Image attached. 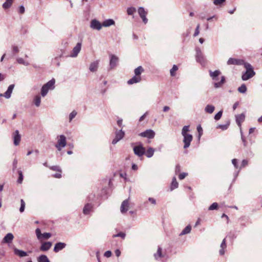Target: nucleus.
Masks as SVG:
<instances>
[{"label":"nucleus","mask_w":262,"mask_h":262,"mask_svg":"<svg viewBox=\"0 0 262 262\" xmlns=\"http://www.w3.org/2000/svg\"><path fill=\"white\" fill-rule=\"evenodd\" d=\"M255 74V73L253 70L246 71L242 75V80H247L254 76Z\"/></svg>","instance_id":"nucleus-13"},{"label":"nucleus","mask_w":262,"mask_h":262,"mask_svg":"<svg viewBox=\"0 0 262 262\" xmlns=\"http://www.w3.org/2000/svg\"><path fill=\"white\" fill-rule=\"evenodd\" d=\"M223 112L222 111H220L215 116H214V119L215 120H219L221 119L222 116Z\"/></svg>","instance_id":"nucleus-51"},{"label":"nucleus","mask_w":262,"mask_h":262,"mask_svg":"<svg viewBox=\"0 0 262 262\" xmlns=\"http://www.w3.org/2000/svg\"><path fill=\"white\" fill-rule=\"evenodd\" d=\"M148 201L153 206H155L157 204V201L156 199L153 198H149L148 199Z\"/></svg>","instance_id":"nucleus-53"},{"label":"nucleus","mask_w":262,"mask_h":262,"mask_svg":"<svg viewBox=\"0 0 262 262\" xmlns=\"http://www.w3.org/2000/svg\"><path fill=\"white\" fill-rule=\"evenodd\" d=\"M12 50L13 54L17 53L19 52V49L17 46H13L12 47Z\"/></svg>","instance_id":"nucleus-60"},{"label":"nucleus","mask_w":262,"mask_h":262,"mask_svg":"<svg viewBox=\"0 0 262 262\" xmlns=\"http://www.w3.org/2000/svg\"><path fill=\"white\" fill-rule=\"evenodd\" d=\"M92 205L91 204H86L83 209V212L84 214H88L91 212L92 209Z\"/></svg>","instance_id":"nucleus-27"},{"label":"nucleus","mask_w":262,"mask_h":262,"mask_svg":"<svg viewBox=\"0 0 262 262\" xmlns=\"http://www.w3.org/2000/svg\"><path fill=\"white\" fill-rule=\"evenodd\" d=\"M136 11V9L135 7H129L127 9V13L128 15H132Z\"/></svg>","instance_id":"nucleus-39"},{"label":"nucleus","mask_w":262,"mask_h":262,"mask_svg":"<svg viewBox=\"0 0 262 262\" xmlns=\"http://www.w3.org/2000/svg\"><path fill=\"white\" fill-rule=\"evenodd\" d=\"M51 236L50 233H44L42 234V238L48 239Z\"/></svg>","instance_id":"nucleus-55"},{"label":"nucleus","mask_w":262,"mask_h":262,"mask_svg":"<svg viewBox=\"0 0 262 262\" xmlns=\"http://www.w3.org/2000/svg\"><path fill=\"white\" fill-rule=\"evenodd\" d=\"M90 27L96 30H100L102 27V25L96 19H92L90 23Z\"/></svg>","instance_id":"nucleus-10"},{"label":"nucleus","mask_w":262,"mask_h":262,"mask_svg":"<svg viewBox=\"0 0 262 262\" xmlns=\"http://www.w3.org/2000/svg\"><path fill=\"white\" fill-rule=\"evenodd\" d=\"M178 70V68L176 65H173L172 68L171 69L170 71V75L171 76H174L176 75L175 72Z\"/></svg>","instance_id":"nucleus-42"},{"label":"nucleus","mask_w":262,"mask_h":262,"mask_svg":"<svg viewBox=\"0 0 262 262\" xmlns=\"http://www.w3.org/2000/svg\"><path fill=\"white\" fill-rule=\"evenodd\" d=\"M188 175L187 173L186 172H182L180 173L179 176V179L180 180H183Z\"/></svg>","instance_id":"nucleus-56"},{"label":"nucleus","mask_w":262,"mask_h":262,"mask_svg":"<svg viewBox=\"0 0 262 262\" xmlns=\"http://www.w3.org/2000/svg\"><path fill=\"white\" fill-rule=\"evenodd\" d=\"M66 246V244L65 243L58 242L55 245L54 251L56 253L58 252L59 251L64 248Z\"/></svg>","instance_id":"nucleus-18"},{"label":"nucleus","mask_w":262,"mask_h":262,"mask_svg":"<svg viewBox=\"0 0 262 262\" xmlns=\"http://www.w3.org/2000/svg\"><path fill=\"white\" fill-rule=\"evenodd\" d=\"M199 29H200V25H198V26H196V28L195 29V32L193 34V36L194 37H195L199 35V34L200 33Z\"/></svg>","instance_id":"nucleus-59"},{"label":"nucleus","mask_w":262,"mask_h":262,"mask_svg":"<svg viewBox=\"0 0 262 262\" xmlns=\"http://www.w3.org/2000/svg\"><path fill=\"white\" fill-rule=\"evenodd\" d=\"M244 66L246 69V71L253 70L251 65L248 63H244Z\"/></svg>","instance_id":"nucleus-54"},{"label":"nucleus","mask_w":262,"mask_h":262,"mask_svg":"<svg viewBox=\"0 0 262 262\" xmlns=\"http://www.w3.org/2000/svg\"><path fill=\"white\" fill-rule=\"evenodd\" d=\"M18 173L19 177H18V179H17V181L18 183L21 184L23 182V179H24L23 172L19 170L18 171Z\"/></svg>","instance_id":"nucleus-43"},{"label":"nucleus","mask_w":262,"mask_h":262,"mask_svg":"<svg viewBox=\"0 0 262 262\" xmlns=\"http://www.w3.org/2000/svg\"><path fill=\"white\" fill-rule=\"evenodd\" d=\"M144 71V69L142 66H139L134 70L135 74L136 76H140L141 74Z\"/></svg>","instance_id":"nucleus-34"},{"label":"nucleus","mask_w":262,"mask_h":262,"mask_svg":"<svg viewBox=\"0 0 262 262\" xmlns=\"http://www.w3.org/2000/svg\"><path fill=\"white\" fill-rule=\"evenodd\" d=\"M232 163L235 167V168H237L238 165H237V160L236 159H233L232 160Z\"/></svg>","instance_id":"nucleus-62"},{"label":"nucleus","mask_w":262,"mask_h":262,"mask_svg":"<svg viewBox=\"0 0 262 262\" xmlns=\"http://www.w3.org/2000/svg\"><path fill=\"white\" fill-rule=\"evenodd\" d=\"M38 262H50L48 257L45 255H41L37 259Z\"/></svg>","instance_id":"nucleus-33"},{"label":"nucleus","mask_w":262,"mask_h":262,"mask_svg":"<svg viewBox=\"0 0 262 262\" xmlns=\"http://www.w3.org/2000/svg\"><path fill=\"white\" fill-rule=\"evenodd\" d=\"M214 109L215 107L213 105L207 104L205 108V111L207 113L211 114L213 112Z\"/></svg>","instance_id":"nucleus-30"},{"label":"nucleus","mask_w":262,"mask_h":262,"mask_svg":"<svg viewBox=\"0 0 262 262\" xmlns=\"http://www.w3.org/2000/svg\"><path fill=\"white\" fill-rule=\"evenodd\" d=\"M113 237H120L122 238H124L125 237V234L123 232H119L117 234H115L113 236Z\"/></svg>","instance_id":"nucleus-52"},{"label":"nucleus","mask_w":262,"mask_h":262,"mask_svg":"<svg viewBox=\"0 0 262 262\" xmlns=\"http://www.w3.org/2000/svg\"><path fill=\"white\" fill-rule=\"evenodd\" d=\"M115 21L112 19H108L106 20H105L102 23V26L105 27H108L114 25L115 24Z\"/></svg>","instance_id":"nucleus-26"},{"label":"nucleus","mask_w":262,"mask_h":262,"mask_svg":"<svg viewBox=\"0 0 262 262\" xmlns=\"http://www.w3.org/2000/svg\"><path fill=\"white\" fill-rule=\"evenodd\" d=\"M141 80V76H138L135 75L133 77H132L129 80H128L127 83L128 84H133L134 83L139 82Z\"/></svg>","instance_id":"nucleus-24"},{"label":"nucleus","mask_w":262,"mask_h":262,"mask_svg":"<svg viewBox=\"0 0 262 262\" xmlns=\"http://www.w3.org/2000/svg\"><path fill=\"white\" fill-rule=\"evenodd\" d=\"M14 253L15 254L18 255L20 257H25L28 255V254L26 252L19 250L17 248L14 249Z\"/></svg>","instance_id":"nucleus-25"},{"label":"nucleus","mask_w":262,"mask_h":262,"mask_svg":"<svg viewBox=\"0 0 262 262\" xmlns=\"http://www.w3.org/2000/svg\"><path fill=\"white\" fill-rule=\"evenodd\" d=\"M195 51H196L195 58H196V61L198 62H200V63H204V58L203 56V54L202 53L201 49L199 48H196Z\"/></svg>","instance_id":"nucleus-12"},{"label":"nucleus","mask_w":262,"mask_h":262,"mask_svg":"<svg viewBox=\"0 0 262 262\" xmlns=\"http://www.w3.org/2000/svg\"><path fill=\"white\" fill-rule=\"evenodd\" d=\"M25 208V203L23 199L20 200V207L19 208V211L20 212H24Z\"/></svg>","instance_id":"nucleus-46"},{"label":"nucleus","mask_w":262,"mask_h":262,"mask_svg":"<svg viewBox=\"0 0 262 262\" xmlns=\"http://www.w3.org/2000/svg\"><path fill=\"white\" fill-rule=\"evenodd\" d=\"M229 125V123H227L225 124H223V125L220 124V125H218L216 126V128H220L222 130H226L228 128Z\"/></svg>","instance_id":"nucleus-44"},{"label":"nucleus","mask_w":262,"mask_h":262,"mask_svg":"<svg viewBox=\"0 0 262 262\" xmlns=\"http://www.w3.org/2000/svg\"><path fill=\"white\" fill-rule=\"evenodd\" d=\"M52 245V244L50 242H47L42 243L40 247V250L41 251H46L50 249Z\"/></svg>","instance_id":"nucleus-17"},{"label":"nucleus","mask_w":262,"mask_h":262,"mask_svg":"<svg viewBox=\"0 0 262 262\" xmlns=\"http://www.w3.org/2000/svg\"><path fill=\"white\" fill-rule=\"evenodd\" d=\"M99 66V60H96L94 62H92L90 64L89 70L92 72H96L98 70Z\"/></svg>","instance_id":"nucleus-20"},{"label":"nucleus","mask_w":262,"mask_h":262,"mask_svg":"<svg viewBox=\"0 0 262 262\" xmlns=\"http://www.w3.org/2000/svg\"><path fill=\"white\" fill-rule=\"evenodd\" d=\"M55 80L53 78L45 84L41 89V95L42 97L47 95L49 90H54L55 88Z\"/></svg>","instance_id":"nucleus-1"},{"label":"nucleus","mask_w":262,"mask_h":262,"mask_svg":"<svg viewBox=\"0 0 262 262\" xmlns=\"http://www.w3.org/2000/svg\"><path fill=\"white\" fill-rule=\"evenodd\" d=\"M138 13L142 19L143 22L146 24L148 21V19L146 18L147 11H145L143 7H140L138 8Z\"/></svg>","instance_id":"nucleus-5"},{"label":"nucleus","mask_w":262,"mask_h":262,"mask_svg":"<svg viewBox=\"0 0 262 262\" xmlns=\"http://www.w3.org/2000/svg\"><path fill=\"white\" fill-rule=\"evenodd\" d=\"M179 184L176 180V177H173L171 184V190H173L178 187Z\"/></svg>","instance_id":"nucleus-35"},{"label":"nucleus","mask_w":262,"mask_h":262,"mask_svg":"<svg viewBox=\"0 0 262 262\" xmlns=\"http://www.w3.org/2000/svg\"><path fill=\"white\" fill-rule=\"evenodd\" d=\"M226 0H213V4L216 6H221Z\"/></svg>","instance_id":"nucleus-45"},{"label":"nucleus","mask_w":262,"mask_h":262,"mask_svg":"<svg viewBox=\"0 0 262 262\" xmlns=\"http://www.w3.org/2000/svg\"><path fill=\"white\" fill-rule=\"evenodd\" d=\"M14 144L15 146L18 145L19 144L20 141V135L19 134L18 130L15 131L13 136Z\"/></svg>","instance_id":"nucleus-22"},{"label":"nucleus","mask_w":262,"mask_h":262,"mask_svg":"<svg viewBox=\"0 0 262 262\" xmlns=\"http://www.w3.org/2000/svg\"><path fill=\"white\" fill-rule=\"evenodd\" d=\"M110 68L109 70L114 69L117 65L119 61V58L115 55L110 54Z\"/></svg>","instance_id":"nucleus-3"},{"label":"nucleus","mask_w":262,"mask_h":262,"mask_svg":"<svg viewBox=\"0 0 262 262\" xmlns=\"http://www.w3.org/2000/svg\"><path fill=\"white\" fill-rule=\"evenodd\" d=\"M129 201L128 200H125L123 201L120 207V211L122 213H125L128 210Z\"/></svg>","instance_id":"nucleus-15"},{"label":"nucleus","mask_w":262,"mask_h":262,"mask_svg":"<svg viewBox=\"0 0 262 262\" xmlns=\"http://www.w3.org/2000/svg\"><path fill=\"white\" fill-rule=\"evenodd\" d=\"M77 115V112L75 111H72L69 115V121L71 122Z\"/></svg>","instance_id":"nucleus-47"},{"label":"nucleus","mask_w":262,"mask_h":262,"mask_svg":"<svg viewBox=\"0 0 262 262\" xmlns=\"http://www.w3.org/2000/svg\"><path fill=\"white\" fill-rule=\"evenodd\" d=\"M237 90L241 93H245L247 91V87L245 84H243L238 88Z\"/></svg>","instance_id":"nucleus-40"},{"label":"nucleus","mask_w":262,"mask_h":262,"mask_svg":"<svg viewBox=\"0 0 262 262\" xmlns=\"http://www.w3.org/2000/svg\"><path fill=\"white\" fill-rule=\"evenodd\" d=\"M16 61L19 64H23L24 66H28L29 64V63L25 61L23 58L18 57L16 58Z\"/></svg>","instance_id":"nucleus-38"},{"label":"nucleus","mask_w":262,"mask_h":262,"mask_svg":"<svg viewBox=\"0 0 262 262\" xmlns=\"http://www.w3.org/2000/svg\"><path fill=\"white\" fill-rule=\"evenodd\" d=\"M139 135L148 139H153L155 136V133L152 129H147L145 132L141 133Z\"/></svg>","instance_id":"nucleus-9"},{"label":"nucleus","mask_w":262,"mask_h":262,"mask_svg":"<svg viewBox=\"0 0 262 262\" xmlns=\"http://www.w3.org/2000/svg\"><path fill=\"white\" fill-rule=\"evenodd\" d=\"M189 126L185 125L184 126L182 129V135H185L189 134L188 132L189 131Z\"/></svg>","instance_id":"nucleus-41"},{"label":"nucleus","mask_w":262,"mask_h":262,"mask_svg":"<svg viewBox=\"0 0 262 262\" xmlns=\"http://www.w3.org/2000/svg\"><path fill=\"white\" fill-rule=\"evenodd\" d=\"M124 136V132L122 129L117 130L115 133V138L112 141L113 144H116L119 141L121 140Z\"/></svg>","instance_id":"nucleus-8"},{"label":"nucleus","mask_w":262,"mask_h":262,"mask_svg":"<svg viewBox=\"0 0 262 262\" xmlns=\"http://www.w3.org/2000/svg\"><path fill=\"white\" fill-rule=\"evenodd\" d=\"M155 258L156 260H160L162 258H166L167 256L165 251H163L162 248L158 247L156 253L154 255Z\"/></svg>","instance_id":"nucleus-4"},{"label":"nucleus","mask_w":262,"mask_h":262,"mask_svg":"<svg viewBox=\"0 0 262 262\" xmlns=\"http://www.w3.org/2000/svg\"><path fill=\"white\" fill-rule=\"evenodd\" d=\"M154 152H155L154 148L150 147L148 148V149H147L146 151L145 150V154L147 158H151V157L153 156Z\"/></svg>","instance_id":"nucleus-28"},{"label":"nucleus","mask_w":262,"mask_h":262,"mask_svg":"<svg viewBox=\"0 0 262 262\" xmlns=\"http://www.w3.org/2000/svg\"><path fill=\"white\" fill-rule=\"evenodd\" d=\"M244 61L243 60L237 59L235 58H230L228 61L227 64H235V65H242L244 64Z\"/></svg>","instance_id":"nucleus-16"},{"label":"nucleus","mask_w":262,"mask_h":262,"mask_svg":"<svg viewBox=\"0 0 262 262\" xmlns=\"http://www.w3.org/2000/svg\"><path fill=\"white\" fill-rule=\"evenodd\" d=\"M197 130L199 134V137L201 136L203 134V129L201 127V125H198L197 126Z\"/></svg>","instance_id":"nucleus-58"},{"label":"nucleus","mask_w":262,"mask_h":262,"mask_svg":"<svg viewBox=\"0 0 262 262\" xmlns=\"http://www.w3.org/2000/svg\"><path fill=\"white\" fill-rule=\"evenodd\" d=\"M135 155L140 157L145 153V148L142 145L136 146L133 148Z\"/></svg>","instance_id":"nucleus-6"},{"label":"nucleus","mask_w":262,"mask_h":262,"mask_svg":"<svg viewBox=\"0 0 262 262\" xmlns=\"http://www.w3.org/2000/svg\"><path fill=\"white\" fill-rule=\"evenodd\" d=\"M14 238L13 235L11 233H9L7 234L4 237L2 241L3 243H6V244H9L12 242L13 239Z\"/></svg>","instance_id":"nucleus-19"},{"label":"nucleus","mask_w":262,"mask_h":262,"mask_svg":"<svg viewBox=\"0 0 262 262\" xmlns=\"http://www.w3.org/2000/svg\"><path fill=\"white\" fill-rule=\"evenodd\" d=\"M181 171V166L180 165H177L175 168V172L176 173L180 172Z\"/></svg>","instance_id":"nucleus-64"},{"label":"nucleus","mask_w":262,"mask_h":262,"mask_svg":"<svg viewBox=\"0 0 262 262\" xmlns=\"http://www.w3.org/2000/svg\"><path fill=\"white\" fill-rule=\"evenodd\" d=\"M104 256L106 257H111L112 256V252L111 251H106L104 254Z\"/></svg>","instance_id":"nucleus-61"},{"label":"nucleus","mask_w":262,"mask_h":262,"mask_svg":"<svg viewBox=\"0 0 262 262\" xmlns=\"http://www.w3.org/2000/svg\"><path fill=\"white\" fill-rule=\"evenodd\" d=\"M248 161L247 160H243L242 162L240 169L242 168L243 167H245L246 165H248Z\"/></svg>","instance_id":"nucleus-57"},{"label":"nucleus","mask_w":262,"mask_h":262,"mask_svg":"<svg viewBox=\"0 0 262 262\" xmlns=\"http://www.w3.org/2000/svg\"><path fill=\"white\" fill-rule=\"evenodd\" d=\"M218 207V204L217 203H213L212 204H211L208 209L209 210H215V209H217Z\"/></svg>","instance_id":"nucleus-49"},{"label":"nucleus","mask_w":262,"mask_h":262,"mask_svg":"<svg viewBox=\"0 0 262 262\" xmlns=\"http://www.w3.org/2000/svg\"><path fill=\"white\" fill-rule=\"evenodd\" d=\"M17 160L15 159L13 162V170L17 168Z\"/></svg>","instance_id":"nucleus-63"},{"label":"nucleus","mask_w":262,"mask_h":262,"mask_svg":"<svg viewBox=\"0 0 262 262\" xmlns=\"http://www.w3.org/2000/svg\"><path fill=\"white\" fill-rule=\"evenodd\" d=\"M13 0H6V2L3 4V7L5 9H7L10 7L12 5Z\"/></svg>","instance_id":"nucleus-36"},{"label":"nucleus","mask_w":262,"mask_h":262,"mask_svg":"<svg viewBox=\"0 0 262 262\" xmlns=\"http://www.w3.org/2000/svg\"><path fill=\"white\" fill-rule=\"evenodd\" d=\"M81 49V43L78 42L76 46L73 49L71 53L70 54V57H76L80 51Z\"/></svg>","instance_id":"nucleus-11"},{"label":"nucleus","mask_w":262,"mask_h":262,"mask_svg":"<svg viewBox=\"0 0 262 262\" xmlns=\"http://www.w3.org/2000/svg\"><path fill=\"white\" fill-rule=\"evenodd\" d=\"M236 122L238 126L241 127V123L244 121L245 118V115L244 114L242 113L239 115H237L235 116Z\"/></svg>","instance_id":"nucleus-21"},{"label":"nucleus","mask_w":262,"mask_h":262,"mask_svg":"<svg viewBox=\"0 0 262 262\" xmlns=\"http://www.w3.org/2000/svg\"><path fill=\"white\" fill-rule=\"evenodd\" d=\"M49 168L53 170L57 171L59 172H61V169L60 167L58 166H50Z\"/></svg>","instance_id":"nucleus-50"},{"label":"nucleus","mask_w":262,"mask_h":262,"mask_svg":"<svg viewBox=\"0 0 262 262\" xmlns=\"http://www.w3.org/2000/svg\"><path fill=\"white\" fill-rule=\"evenodd\" d=\"M35 233L37 238L41 239L42 238V233H41L40 230L39 228H37L35 230Z\"/></svg>","instance_id":"nucleus-48"},{"label":"nucleus","mask_w":262,"mask_h":262,"mask_svg":"<svg viewBox=\"0 0 262 262\" xmlns=\"http://www.w3.org/2000/svg\"><path fill=\"white\" fill-rule=\"evenodd\" d=\"M14 88V84L10 85L8 86V89L6 91V92L4 94H1L0 95V96L4 97H5L7 99L10 98L11 97V93H12V92L13 91V90Z\"/></svg>","instance_id":"nucleus-14"},{"label":"nucleus","mask_w":262,"mask_h":262,"mask_svg":"<svg viewBox=\"0 0 262 262\" xmlns=\"http://www.w3.org/2000/svg\"><path fill=\"white\" fill-rule=\"evenodd\" d=\"M182 136H183L184 138L183 140V142L184 143V148H187L188 147H189L190 143L192 140V136L190 134H187Z\"/></svg>","instance_id":"nucleus-7"},{"label":"nucleus","mask_w":262,"mask_h":262,"mask_svg":"<svg viewBox=\"0 0 262 262\" xmlns=\"http://www.w3.org/2000/svg\"><path fill=\"white\" fill-rule=\"evenodd\" d=\"M225 78L224 76H222L221 77V79L220 81L218 82H215L214 83V86L215 88H219L222 86V85L225 83Z\"/></svg>","instance_id":"nucleus-31"},{"label":"nucleus","mask_w":262,"mask_h":262,"mask_svg":"<svg viewBox=\"0 0 262 262\" xmlns=\"http://www.w3.org/2000/svg\"><path fill=\"white\" fill-rule=\"evenodd\" d=\"M57 142L55 146L58 151L61 150L67 145L66 137L63 135L57 136Z\"/></svg>","instance_id":"nucleus-2"},{"label":"nucleus","mask_w":262,"mask_h":262,"mask_svg":"<svg viewBox=\"0 0 262 262\" xmlns=\"http://www.w3.org/2000/svg\"><path fill=\"white\" fill-rule=\"evenodd\" d=\"M191 230V227L190 225L187 226L181 232L180 235H185L189 233Z\"/></svg>","instance_id":"nucleus-32"},{"label":"nucleus","mask_w":262,"mask_h":262,"mask_svg":"<svg viewBox=\"0 0 262 262\" xmlns=\"http://www.w3.org/2000/svg\"><path fill=\"white\" fill-rule=\"evenodd\" d=\"M220 74H221V72L219 70H215L214 72H212L211 71H209L210 76L214 81H216V80H218L217 77Z\"/></svg>","instance_id":"nucleus-23"},{"label":"nucleus","mask_w":262,"mask_h":262,"mask_svg":"<svg viewBox=\"0 0 262 262\" xmlns=\"http://www.w3.org/2000/svg\"><path fill=\"white\" fill-rule=\"evenodd\" d=\"M41 102V97L39 95H36L34 98V103L36 106H39Z\"/></svg>","instance_id":"nucleus-37"},{"label":"nucleus","mask_w":262,"mask_h":262,"mask_svg":"<svg viewBox=\"0 0 262 262\" xmlns=\"http://www.w3.org/2000/svg\"><path fill=\"white\" fill-rule=\"evenodd\" d=\"M226 248V239L224 238L221 244V249L220 250L219 253L221 255H223L225 253L224 249Z\"/></svg>","instance_id":"nucleus-29"}]
</instances>
